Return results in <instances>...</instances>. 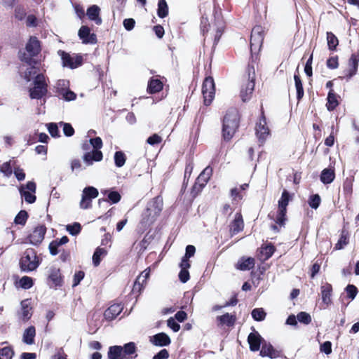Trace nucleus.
<instances>
[{
    "label": "nucleus",
    "instance_id": "nucleus-51",
    "mask_svg": "<svg viewBox=\"0 0 359 359\" xmlns=\"http://www.w3.org/2000/svg\"><path fill=\"white\" fill-rule=\"evenodd\" d=\"M98 190L93 187H85L83 190L82 196L94 199L98 196Z\"/></svg>",
    "mask_w": 359,
    "mask_h": 359
},
{
    "label": "nucleus",
    "instance_id": "nucleus-26",
    "mask_svg": "<svg viewBox=\"0 0 359 359\" xmlns=\"http://www.w3.org/2000/svg\"><path fill=\"white\" fill-rule=\"evenodd\" d=\"M255 259L251 257H241L236 264V268L240 271H249L255 267Z\"/></svg>",
    "mask_w": 359,
    "mask_h": 359
},
{
    "label": "nucleus",
    "instance_id": "nucleus-50",
    "mask_svg": "<svg viewBox=\"0 0 359 359\" xmlns=\"http://www.w3.org/2000/svg\"><path fill=\"white\" fill-rule=\"evenodd\" d=\"M251 315L255 320L262 321L265 319L266 313L262 308H256L252 310Z\"/></svg>",
    "mask_w": 359,
    "mask_h": 359
},
{
    "label": "nucleus",
    "instance_id": "nucleus-5",
    "mask_svg": "<svg viewBox=\"0 0 359 359\" xmlns=\"http://www.w3.org/2000/svg\"><path fill=\"white\" fill-rule=\"evenodd\" d=\"M42 262L37 252L32 248H27L22 253L20 260L19 266L20 270L24 272L36 271Z\"/></svg>",
    "mask_w": 359,
    "mask_h": 359
},
{
    "label": "nucleus",
    "instance_id": "nucleus-43",
    "mask_svg": "<svg viewBox=\"0 0 359 359\" xmlns=\"http://www.w3.org/2000/svg\"><path fill=\"white\" fill-rule=\"evenodd\" d=\"M169 8L165 0H159L158 2L157 15L161 18L168 15Z\"/></svg>",
    "mask_w": 359,
    "mask_h": 359
},
{
    "label": "nucleus",
    "instance_id": "nucleus-40",
    "mask_svg": "<svg viewBox=\"0 0 359 359\" xmlns=\"http://www.w3.org/2000/svg\"><path fill=\"white\" fill-rule=\"evenodd\" d=\"M107 255V251L102 248L97 247L93 255V264L94 266L97 267L100 264L102 257Z\"/></svg>",
    "mask_w": 359,
    "mask_h": 359
},
{
    "label": "nucleus",
    "instance_id": "nucleus-6",
    "mask_svg": "<svg viewBox=\"0 0 359 359\" xmlns=\"http://www.w3.org/2000/svg\"><path fill=\"white\" fill-rule=\"evenodd\" d=\"M69 241V239L67 236L52 241L48 245L50 254L55 256L60 252L59 256L60 260L62 262H69L71 261V250L69 249H60L61 245L67 243Z\"/></svg>",
    "mask_w": 359,
    "mask_h": 359
},
{
    "label": "nucleus",
    "instance_id": "nucleus-31",
    "mask_svg": "<svg viewBox=\"0 0 359 359\" xmlns=\"http://www.w3.org/2000/svg\"><path fill=\"white\" fill-rule=\"evenodd\" d=\"M339 96L334 92V89L329 90L327 97L326 107L329 111H334L339 104L338 98Z\"/></svg>",
    "mask_w": 359,
    "mask_h": 359
},
{
    "label": "nucleus",
    "instance_id": "nucleus-44",
    "mask_svg": "<svg viewBox=\"0 0 359 359\" xmlns=\"http://www.w3.org/2000/svg\"><path fill=\"white\" fill-rule=\"evenodd\" d=\"M206 185L203 184L200 181L196 180L195 183L194 184V185L192 186V187L191 189V191H190L191 196L193 198H195L196 197H197L201 194V192L203 191V189H204V187Z\"/></svg>",
    "mask_w": 359,
    "mask_h": 359
},
{
    "label": "nucleus",
    "instance_id": "nucleus-46",
    "mask_svg": "<svg viewBox=\"0 0 359 359\" xmlns=\"http://www.w3.org/2000/svg\"><path fill=\"white\" fill-rule=\"evenodd\" d=\"M320 203L321 198L319 194H315L309 196L308 199V204L311 208L316 210L318 208Z\"/></svg>",
    "mask_w": 359,
    "mask_h": 359
},
{
    "label": "nucleus",
    "instance_id": "nucleus-42",
    "mask_svg": "<svg viewBox=\"0 0 359 359\" xmlns=\"http://www.w3.org/2000/svg\"><path fill=\"white\" fill-rule=\"evenodd\" d=\"M327 42L328 49L331 51L337 50V48L339 45V39L332 32H327Z\"/></svg>",
    "mask_w": 359,
    "mask_h": 359
},
{
    "label": "nucleus",
    "instance_id": "nucleus-39",
    "mask_svg": "<svg viewBox=\"0 0 359 359\" xmlns=\"http://www.w3.org/2000/svg\"><path fill=\"white\" fill-rule=\"evenodd\" d=\"M215 25L217 26L215 34L214 36V42H213V46H215L217 45L218 42L220 40V38L222 35L224 33V22L220 19H215Z\"/></svg>",
    "mask_w": 359,
    "mask_h": 359
},
{
    "label": "nucleus",
    "instance_id": "nucleus-16",
    "mask_svg": "<svg viewBox=\"0 0 359 359\" xmlns=\"http://www.w3.org/2000/svg\"><path fill=\"white\" fill-rule=\"evenodd\" d=\"M255 130L258 139L262 142L264 141L269 135L270 130L266 126V119L263 109H262V114L259 121L256 124Z\"/></svg>",
    "mask_w": 359,
    "mask_h": 359
},
{
    "label": "nucleus",
    "instance_id": "nucleus-20",
    "mask_svg": "<svg viewBox=\"0 0 359 359\" xmlns=\"http://www.w3.org/2000/svg\"><path fill=\"white\" fill-rule=\"evenodd\" d=\"M250 58L249 60L246 73L248 74V79L255 81V67H258L260 57L259 54L250 53Z\"/></svg>",
    "mask_w": 359,
    "mask_h": 359
},
{
    "label": "nucleus",
    "instance_id": "nucleus-29",
    "mask_svg": "<svg viewBox=\"0 0 359 359\" xmlns=\"http://www.w3.org/2000/svg\"><path fill=\"white\" fill-rule=\"evenodd\" d=\"M86 15L90 20L95 22L97 25H100L102 22L100 17V8L97 5H92L88 7L86 11Z\"/></svg>",
    "mask_w": 359,
    "mask_h": 359
},
{
    "label": "nucleus",
    "instance_id": "nucleus-12",
    "mask_svg": "<svg viewBox=\"0 0 359 359\" xmlns=\"http://www.w3.org/2000/svg\"><path fill=\"white\" fill-rule=\"evenodd\" d=\"M47 284L50 287L57 289L61 287L64 284V276L62 274L60 268L50 266L48 271Z\"/></svg>",
    "mask_w": 359,
    "mask_h": 359
},
{
    "label": "nucleus",
    "instance_id": "nucleus-3",
    "mask_svg": "<svg viewBox=\"0 0 359 359\" xmlns=\"http://www.w3.org/2000/svg\"><path fill=\"white\" fill-rule=\"evenodd\" d=\"M137 348L135 342H128L123 346L114 345L109 347L108 359H133L135 358Z\"/></svg>",
    "mask_w": 359,
    "mask_h": 359
},
{
    "label": "nucleus",
    "instance_id": "nucleus-1",
    "mask_svg": "<svg viewBox=\"0 0 359 359\" xmlns=\"http://www.w3.org/2000/svg\"><path fill=\"white\" fill-rule=\"evenodd\" d=\"M241 115L236 108L226 111L222 121V138L225 142H229L238 130Z\"/></svg>",
    "mask_w": 359,
    "mask_h": 359
},
{
    "label": "nucleus",
    "instance_id": "nucleus-32",
    "mask_svg": "<svg viewBox=\"0 0 359 359\" xmlns=\"http://www.w3.org/2000/svg\"><path fill=\"white\" fill-rule=\"evenodd\" d=\"M216 319L218 326H223L225 325L228 327L233 326L236 320V316L229 314V313L219 316Z\"/></svg>",
    "mask_w": 359,
    "mask_h": 359
},
{
    "label": "nucleus",
    "instance_id": "nucleus-17",
    "mask_svg": "<svg viewBox=\"0 0 359 359\" xmlns=\"http://www.w3.org/2000/svg\"><path fill=\"white\" fill-rule=\"evenodd\" d=\"M359 65V54L353 53L348 62V69L345 70L344 78L347 81L357 74Z\"/></svg>",
    "mask_w": 359,
    "mask_h": 359
},
{
    "label": "nucleus",
    "instance_id": "nucleus-14",
    "mask_svg": "<svg viewBox=\"0 0 359 359\" xmlns=\"http://www.w3.org/2000/svg\"><path fill=\"white\" fill-rule=\"evenodd\" d=\"M46 231L47 228L45 224H39L27 236V239L30 244L39 246L43 242Z\"/></svg>",
    "mask_w": 359,
    "mask_h": 359
},
{
    "label": "nucleus",
    "instance_id": "nucleus-64",
    "mask_svg": "<svg viewBox=\"0 0 359 359\" xmlns=\"http://www.w3.org/2000/svg\"><path fill=\"white\" fill-rule=\"evenodd\" d=\"M162 142V137L158 134H153L147 140V142L150 145L158 144Z\"/></svg>",
    "mask_w": 359,
    "mask_h": 359
},
{
    "label": "nucleus",
    "instance_id": "nucleus-48",
    "mask_svg": "<svg viewBox=\"0 0 359 359\" xmlns=\"http://www.w3.org/2000/svg\"><path fill=\"white\" fill-rule=\"evenodd\" d=\"M114 158L115 165L118 168L123 166L126 161V154L122 151H116Z\"/></svg>",
    "mask_w": 359,
    "mask_h": 359
},
{
    "label": "nucleus",
    "instance_id": "nucleus-62",
    "mask_svg": "<svg viewBox=\"0 0 359 359\" xmlns=\"http://www.w3.org/2000/svg\"><path fill=\"white\" fill-rule=\"evenodd\" d=\"M85 273L83 271H79L75 273L73 278L72 287H76L80 284V282L83 279Z\"/></svg>",
    "mask_w": 359,
    "mask_h": 359
},
{
    "label": "nucleus",
    "instance_id": "nucleus-61",
    "mask_svg": "<svg viewBox=\"0 0 359 359\" xmlns=\"http://www.w3.org/2000/svg\"><path fill=\"white\" fill-rule=\"evenodd\" d=\"M60 124L63 126V133L65 136L71 137L74 134V129L70 123L60 122Z\"/></svg>",
    "mask_w": 359,
    "mask_h": 359
},
{
    "label": "nucleus",
    "instance_id": "nucleus-34",
    "mask_svg": "<svg viewBox=\"0 0 359 359\" xmlns=\"http://www.w3.org/2000/svg\"><path fill=\"white\" fill-rule=\"evenodd\" d=\"M294 80L296 90H297V100L298 101H300L302 99V97H304V88H303L302 81L301 79L299 72V67H297L296 71L294 72Z\"/></svg>",
    "mask_w": 359,
    "mask_h": 359
},
{
    "label": "nucleus",
    "instance_id": "nucleus-4",
    "mask_svg": "<svg viewBox=\"0 0 359 359\" xmlns=\"http://www.w3.org/2000/svg\"><path fill=\"white\" fill-rule=\"evenodd\" d=\"M41 50V42L35 36H31L26 43L25 51L21 50L18 53V57L20 61L29 65H33L36 63L34 57L37 56Z\"/></svg>",
    "mask_w": 359,
    "mask_h": 359
},
{
    "label": "nucleus",
    "instance_id": "nucleus-15",
    "mask_svg": "<svg viewBox=\"0 0 359 359\" xmlns=\"http://www.w3.org/2000/svg\"><path fill=\"white\" fill-rule=\"evenodd\" d=\"M244 220L241 212L235 214L233 219L229 224V231L231 237L243 231Z\"/></svg>",
    "mask_w": 359,
    "mask_h": 359
},
{
    "label": "nucleus",
    "instance_id": "nucleus-33",
    "mask_svg": "<svg viewBox=\"0 0 359 359\" xmlns=\"http://www.w3.org/2000/svg\"><path fill=\"white\" fill-rule=\"evenodd\" d=\"M335 179V170L334 168H327L322 170L320 180L324 184L332 183Z\"/></svg>",
    "mask_w": 359,
    "mask_h": 359
},
{
    "label": "nucleus",
    "instance_id": "nucleus-8",
    "mask_svg": "<svg viewBox=\"0 0 359 359\" xmlns=\"http://www.w3.org/2000/svg\"><path fill=\"white\" fill-rule=\"evenodd\" d=\"M89 142L93 147V149L91 151L85 153L83 156V161L88 165H92L93 161H101L103 158L102 152L100 151L103 146L102 139L100 137L90 138Z\"/></svg>",
    "mask_w": 359,
    "mask_h": 359
},
{
    "label": "nucleus",
    "instance_id": "nucleus-24",
    "mask_svg": "<svg viewBox=\"0 0 359 359\" xmlns=\"http://www.w3.org/2000/svg\"><path fill=\"white\" fill-rule=\"evenodd\" d=\"M149 341L156 346H166L170 344L171 339L165 332H160L150 337Z\"/></svg>",
    "mask_w": 359,
    "mask_h": 359
},
{
    "label": "nucleus",
    "instance_id": "nucleus-41",
    "mask_svg": "<svg viewBox=\"0 0 359 359\" xmlns=\"http://www.w3.org/2000/svg\"><path fill=\"white\" fill-rule=\"evenodd\" d=\"M213 173V169L210 165H208L198 175L197 180L206 185Z\"/></svg>",
    "mask_w": 359,
    "mask_h": 359
},
{
    "label": "nucleus",
    "instance_id": "nucleus-53",
    "mask_svg": "<svg viewBox=\"0 0 359 359\" xmlns=\"http://www.w3.org/2000/svg\"><path fill=\"white\" fill-rule=\"evenodd\" d=\"M19 285L22 288L27 290L33 286L34 281L31 277L25 276L20 279Z\"/></svg>",
    "mask_w": 359,
    "mask_h": 359
},
{
    "label": "nucleus",
    "instance_id": "nucleus-18",
    "mask_svg": "<svg viewBox=\"0 0 359 359\" xmlns=\"http://www.w3.org/2000/svg\"><path fill=\"white\" fill-rule=\"evenodd\" d=\"M124 306L122 303H114L111 304L104 312V317L106 320H114L123 310Z\"/></svg>",
    "mask_w": 359,
    "mask_h": 359
},
{
    "label": "nucleus",
    "instance_id": "nucleus-10",
    "mask_svg": "<svg viewBox=\"0 0 359 359\" xmlns=\"http://www.w3.org/2000/svg\"><path fill=\"white\" fill-rule=\"evenodd\" d=\"M264 29L261 25L255 26L250 35V53L259 54L264 39Z\"/></svg>",
    "mask_w": 359,
    "mask_h": 359
},
{
    "label": "nucleus",
    "instance_id": "nucleus-55",
    "mask_svg": "<svg viewBox=\"0 0 359 359\" xmlns=\"http://www.w3.org/2000/svg\"><path fill=\"white\" fill-rule=\"evenodd\" d=\"M347 297L351 300L354 299L358 292V290L354 285L348 284L346 288Z\"/></svg>",
    "mask_w": 359,
    "mask_h": 359
},
{
    "label": "nucleus",
    "instance_id": "nucleus-25",
    "mask_svg": "<svg viewBox=\"0 0 359 359\" xmlns=\"http://www.w3.org/2000/svg\"><path fill=\"white\" fill-rule=\"evenodd\" d=\"M159 76H152L148 81L147 91L149 94H155L163 88V81L158 79Z\"/></svg>",
    "mask_w": 359,
    "mask_h": 359
},
{
    "label": "nucleus",
    "instance_id": "nucleus-56",
    "mask_svg": "<svg viewBox=\"0 0 359 359\" xmlns=\"http://www.w3.org/2000/svg\"><path fill=\"white\" fill-rule=\"evenodd\" d=\"M26 11L23 6L18 5L14 10L15 18L18 20H22L26 16Z\"/></svg>",
    "mask_w": 359,
    "mask_h": 359
},
{
    "label": "nucleus",
    "instance_id": "nucleus-57",
    "mask_svg": "<svg viewBox=\"0 0 359 359\" xmlns=\"http://www.w3.org/2000/svg\"><path fill=\"white\" fill-rule=\"evenodd\" d=\"M67 231L72 236L78 235L81 231V225L79 222L67 226Z\"/></svg>",
    "mask_w": 359,
    "mask_h": 359
},
{
    "label": "nucleus",
    "instance_id": "nucleus-60",
    "mask_svg": "<svg viewBox=\"0 0 359 359\" xmlns=\"http://www.w3.org/2000/svg\"><path fill=\"white\" fill-rule=\"evenodd\" d=\"M141 279L142 277H137L133 287V292L137 295L140 294L141 292L144 289V286L142 285V283H140Z\"/></svg>",
    "mask_w": 359,
    "mask_h": 359
},
{
    "label": "nucleus",
    "instance_id": "nucleus-28",
    "mask_svg": "<svg viewBox=\"0 0 359 359\" xmlns=\"http://www.w3.org/2000/svg\"><path fill=\"white\" fill-rule=\"evenodd\" d=\"M276 250V247L271 243L263 244L260 248L259 254L258 255L259 259L262 262L268 260L272 257Z\"/></svg>",
    "mask_w": 359,
    "mask_h": 359
},
{
    "label": "nucleus",
    "instance_id": "nucleus-2",
    "mask_svg": "<svg viewBox=\"0 0 359 359\" xmlns=\"http://www.w3.org/2000/svg\"><path fill=\"white\" fill-rule=\"evenodd\" d=\"M163 203L158 197L153 199L151 204L147 207L142 214L140 222V228L144 231L156 221L162 210Z\"/></svg>",
    "mask_w": 359,
    "mask_h": 359
},
{
    "label": "nucleus",
    "instance_id": "nucleus-22",
    "mask_svg": "<svg viewBox=\"0 0 359 359\" xmlns=\"http://www.w3.org/2000/svg\"><path fill=\"white\" fill-rule=\"evenodd\" d=\"M264 339L256 331L249 334L248 337V342L249 344L250 349L252 351H257L260 349L261 344L264 343Z\"/></svg>",
    "mask_w": 359,
    "mask_h": 359
},
{
    "label": "nucleus",
    "instance_id": "nucleus-35",
    "mask_svg": "<svg viewBox=\"0 0 359 359\" xmlns=\"http://www.w3.org/2000/svg\"><path fill=\"white\" fill-rule=\"evenodd\" d=\"M107 194V198H100L98 200L99 205L101 204L102 202H110L112 204H115L118 203L121 199V194L116 191H104V194Z\"/></svg>",
    "mask_w": 359,
    "mask_h": 359
},
{
    "label": "nucleus",
    "instance_id": "nucleus-23",
    "mask_svg": "<svg viewBox=\"0 0 359 359\" xmlns=\"http://www.w3.org/2000/svg\"><path fill=\"white\" fill-rule=\"evenodd\" d=\"M281 352L276 350L270 343L264 341L260 350V355L262 357H269L271 359L277 358L280 356Z\"/></svg>",
    "mask_w": 359,
    "mask_h": 359
},
{
    "label": "nucleus",
    "instance_id": "nucleus-37",
    "mask_svg": "<svg viewBox=\"0 0 359 359\" xmlns=\"http://www.w3.org/2000/svg\"><path fill=\"white\" fill-rule=\"evenodd\" d=\"M349 243V233L346 229H342L340 237L335 244L334 250H339L343 249Z\"/></svg>",
    "mask_w": 359,
    "mask_h": 359
},
{
    "label": "nucleus",
    "instance_id": "nucleus-38",
    "mask_svg": "<svg viewBox=\"0 0 359 359\" xmlns=\"http://www.w3.org/2000/svg\"><path fill=\"white\" fill-rule=\"evenodd\" d=\"M36 335V329L34 326L27 327L23 334V341L26 344L32 345L34 344V337Z\"/></svg>",
    "mask_w": 359,
    "mask_h": 359
},
{
    "label": "nucleus",
    "instance_id": "nucleus-30",
    "mask_svg": "<svg viewBox=\"0 0 359 359\" xmlns=\"http://www.w3.org/2000/svg\"><path fill=\"white\" fill-rule=\"evenodd\" d=\"M355 177L353 175H349L346 177L343 182V194L345 198L348 201L351 199L353 191V182Z\"/></svg>",
    "mask_w": 359,
    "mask_h": 359
},
{
    "label": "nucleus",
    "instance_id": "nucleus-27",
    "mask_svg": "<svg viewBox=\"0 0 359 359\" xmlns=\"http://www.w3.org/2000/svg\"><path fill=\"white\" fill-rule=\"evenodd\" d=\"M332 286L329 283H325L320 287V293L322 297L323 302L327 306H330L332 303Z\"/></svg>",
    "mask_w": 359,
    "mask_h": 359
},
{
    "label": "nucleus",
    "instance_id": "nucleus-49",
    "mask_svg": "<svg viewBox=\"0 0 359 359\" xmlns=\"http://www.w3.org/2000/svg\"><path fill=\"white\" fill-rule=\"evenodd\" d=\"M20 193L21 196L25 198V201L29 204L34 203L36 197L34 195L35 193L29 192L28 191H25L23 187L20 189Z\"/></svg>",
    "mask_w": 359,
    "mask_h": 359
},
{
    "label": "nucleus",
    "instance_id": "nucleus-19",
    "mask_svg": "<svg viewBox=\"0 0 359 359\" xmlns=\"http://www.w3.org/2000/svg\"><path fill=\"white\" fill-rule=\"evenodd\" d=\"M78 35L83 43L95 44L97 43L96 34L90 33V29L86 25L80 27Z\"/></svg>",
    "mask_w": 359,
    "mask_h": 359
},
{
    "label": "nucleus",
    "instance_id": "nucleus-9",
    "mask_svg": "<svg viewBox=\"0 0 359 359\" xmlns=\"http://www.w3.org/2000/svg\"><path fill=\"white\" fill-rule=\"evenodd\" d=\"M293 194L284 189L278 202V211L276 222L280 226H284L287 220V207L289 202L292 200Z\"/></svg>",
    "mask_w": 359,
    "mask_h": 359
},
{
    "label": "nucleus",
    "instance_id": "nucleus-7",
    "mask_svg": "<svg viewBox=\"0 0 359 359\" xmlns=\"http://www.w3.org/2000/svg\"><path fill=\"white\" fill-rule=\"evenodd\" d=\"M33 87L29 89L31 99L40 100L48 93V83L43 74H38L34 79Z\"/></svg>",
    "mask_w": 359,
    "mask_h": 359
},
{
    "label": "nucleus",
    "instance_id": "nucleus-21",
    "mask_svg": "<svg viewBox=\"0 0 359 359\" xmlns=\"http://www.w3.org/2000/svg\"><path fill=\"white\" fill-rule=\"evenodd\" d=\"M255 86V81L247 79L245 83L242 85L240 96L243 102H246L251 98L252 94L254 91Z\"/></svg>",
    "mask_w": 359,
    "mask_h": 359
},
{
    "label": "nucleus",
    "instance_id": "nucleus-59",
    "mask_svg": "<svg viewBox=\"0 0 359 359\" xmlns=\"http://www.w3.org/2000/svg\"><path fill=\"white\" fill-rule=\"evenodd\" d=\"M327 67L331 69H335L339 67V57L337 55L330 57L326 62Z\"/></svg>",
    "mask_w": 359,
    "mask_h": 359
},
{
    "label": "nucleus",
    "instance_id": "nucleus-11",
    "mask_svg": "<svg viewBox=\"0 0 359 359\" xmlns=\"http://www.w3.org/2000/svg\"><path fill=\"white\" fill-rule=\"evenodd\" d=\"M202 94L204 104L205 106L210 105L215 95V84L212 76L205 78L202 85Z\"/></svg>",
    "mask_w": 359,
    "mask_h": 359
},
{
    "label": "nucleus",
    "instance_id": "nucleus-36",
    "mask_svg": "<svg viewBox=\"0 0 359 359\" xmlns=\"http://www.w3.org/2000/svg\"><path fill=\"white\" fill-rule=\"evenodd\" d=\"M21 318L24 321H27L32 317V307L30 305L29 299H24L21 302Z\"/></svg>",
    "mask_w": 359,
    "mask_h": 359
},
{
    "label": "nucleus",
    "instance_id": "nucleus-45",
    "mask_svg": "<svg viewBox=\"0 0 359 359\" xmlns=\"http://www.w3.org/2000/svg\"><path fill=\"white\" fill-rule=\"evenodd\" d=\"M29 217L28 213L26 210H20L15 217L14 222L16 224L25 226Z\"/></svg>",
    "mask_w": 359,
    "mask_h": 359
},
{
    "label": "nucleus",
    "instance_id": "nucleus-58",
    "mask_svg": "<svg viewBox=\"0 0 359 359\" xmlns=\"http://www.w3.org/2000/svg\"><path fill=\"white\" fill-rule=\"evenodd\" d=\"M48 130L53 137H59L60 136L58 126L55 123H50L47 125Z\"/></svg>",
    "mask_w": 359,
    "mask_h": 359
},
{
    "label": "nucleus",
    "instance_id": "nucleus-47",
    "mask_svg": "<svg viewBox=\"0 0 359 359\" xmlns=\"http://www.w3.org/2000/svg\"><path fill=\"white\" fill-rule=\"evenodd\" d=\"M210 28V24L207 17L202 16L201 18L200 30L204 38L206 37ZM205 40V39H204Z\"/></svg>",
    "mask_w": 359,
    "mask_h": 359
},
{
    "label": "nucleus",
    "instance_id": "nucleus-63",
    "mask_svg": "<svg viewBox=\"0 0 359 359\" xmlns=\"http://www.w3.org/2000/svg\"><path fill=\"white\" fill-rule=\"evenodd\" d=\"M92 200L93 199L90 198H87L82 196L79 203L80 208L83 210L90 208L92 207Z\"/></svg>",
    "mask_w": 359,
    "mask_h": 359
},
{
    "label": "nucleus",
    "instance_id": "nucleus-52",
    "mask_svg": "<svg viewBox=\"0 0 359 359\" xmlns=\"http://www.w3.org/2000/svg\"><path fill=\"white\" fill-rule=\"evenodd\" d=\"M14 351L11 346L4 347L0 349V359H12Z\"/></svg>",
    "mask_w": 359,
    "mask_h": 359
},
{
    "label": "nucleus",
    "instance_id": "nucleus-54",
    "mask_svg": "<svg viewBox=\"0 0 359 359\" xmlns=\"http://www.w3.org/2000/svg\"><path fill=\"white\" fill-rule=\"evenodd\" d=\"M297 320L304 325H309L311 323V316L305 311H301L297 315Z\"/></svg>",
    "mask_w": 359,
    "mask_h": 359
},
{
    "label": "nucleus",
    "instance_id": "nucleus-13",
    "mask_svg": "<svg viewBox=\"0 0 359 359\" xmlns=\"http://www.w3.org/2000/svg\"><path fill=\"white\" fill-rule=\"evenodd\" d=\"M59 55L61 57L63 67H67L70 69H76L83 65V57L81 55H76L72 57L68 53L60 50Z\"/></svg>",
    "mask_w": 359,
    "mask_h": 359
}]
</instances>
